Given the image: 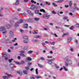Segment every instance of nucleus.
I'll use <instances>...</instances> for the list:
<instances>
[{"mask_svg":"<svg viewBox=\"0 0 79 79\" xmlns=\"http://www.w3.org/2000/svg\"><path fill=\"white\" fill-rule=\"evenodd\" d=\"M0 31H2L3 34H5L7 32V31L5 29L4 27H2L0 28Z\"/></svg>","mask_w":79,"mask_h":79,"instance_id":"nucleus-1","label":"nucleus"},{"mask_svg":"<svg viewBox=\"0 0 79 79\" xmlns=\"http://www.w3.org/2000/svg\"><path fill=\"white\" fill-rule=\"evenodd\" d=\"M23 23V20L20 19L19 22H17L15 23V26L17 27V25H18L19 24H21Z\"/></svg>","mask_w":79,"mask_h":79,"instance_id":"nucleus-2","label":"nucleus"},{"mask_svg":"<svg viewBox=\"0 0 79 79\" xmlns=\"http://www.w3.org/2000/svg\"><path fill=\"white\" fill-rule=\"evenodd\" d=\"M34 8H36V9H37V6H35L33 4H32L31 5V7L30 8V9H31V10H34Z\"/></svg>","mask_w":79,"mask_h":79,"instance_id":"nucleus-3","label":"nucleus"},{"mask_svg":"<svg viewBox=\"0 0 79 79\" xmlns=\"http://www.w3.org/2000/svg\"><path fill=\"white\" fill-rule=\"evenodd\" d=\"M50 16V15L48 14H45L43 15V17L44 18H46V19H48L49 18Z\"/></svg>","mask_w":79,"mask_h":79,"instance_id":"nucleus-4","label":"nucleus"},{"mask_svg":"<svg viewBox=\"0 0 79 79\" xmlns=\"http://www.w3.org/2000/svg\"><path fill=\"white\" fill-rule=\"evenodd\" d=\"M6 75H7V76H3L2 77L3 79H8L9 77H10V76H11V75H9L7 73H6Z\"/></svg>","mask_w":79,"mask_h":79,"instance_id":"nucleus-5","label":"nucleus"},{"mask_svg":"<svg viewBox=\"0 0 79 79\" xmlns=\"http://www.w3.org/2000/svg\"><path fill=\"white\" fill-rule=\"evenodd\" d=\"M66 61L67 63H69V64H72V60H69L68 59H66Z\"/></svg>","mask_w":79,"mask_h":79,"instance_id":"nucleus-6","label":"nucleus"},{"mask_svg":"<svg viewBox=\"0 0 79 79\" xmlns=\"http://www.w3.org/2000/svg\"><path fill=\"white\" fill-rule=\"evenodd\" d=\"M15 64H21V63H24V61H22L21 63L20 62H18L17 61H15L14 62Z\"/></svg>","mask_w":79,"mask_h":79,"instance_id":"nucleus-7","label":"nucleus"},{"mask_svg":"<svg viewBox=\"0 0 79 79\" xmlns=\"http://www.w3.org/2000/svg\"><path fill=\"white\" fill-rule=\"evenodd\" d=\"M35 77L36 78V79H42V78L41 76L38 75H35Z\"/></svg>","mask_w":79,"mask_h":79,"instance_id":"nucleus-8","label":"nucleus"},{"mask_svg":"<svg viewBox=\"0 0 79 79\" xmlns=\"http://www.w3.org/2000/svg\"><path fill=\"white\" fill-rule=\"evenodd\" d=\"M41 37V36L39 35H36L34 37L35 38H36V39H40Z\"/></svg>","mask_w":79,"mask_h":79,"instance_id":"nucleus-9","label":"nucleus"},{"mask_svg":"<svg viewBox=\"0 0 79 79\" xmlns=\"http://www.w3.org/2000/svg\"><path fill=\"white\" fill-rule=\"evenodd\" d=\"M17 73L18 74H19V75H22V71H21L19 70L17 71Z\"/></svg>","mask_w":79,"mask_h":79,"instance_id":"nucleus-10","label":"nucleus"},{"mask_svg":"<svg viewBox=\"0 0 79 79\" xmlns=\"http://www.w3.org/2000/svg\"><path fill=\"white\" fill-rule=\"evenodd\" d=\"M23 43L24 44H27L29 42V40H23Z\"/></svg>","mask_w":79,"mask_h":79,"instance_id":"nucleus-11","label":"nucleus"},{"mask_svg":"<svg viewBox=\"0 0 79 79\" xmlns=\"http://www.w3.org/2000/svg\"><path fill=\"white\" fill-rule=\"evenodd\" d=\"M27 12L28 14H29V15H33V13H32L30 11L28 10H27Z\"/></svg>","mask_w":79,"mask_h":79,"instance_id":"nucleus-12","label":"nucleus"},{"mask_svg":"<svg viewBox=\"0 0 79 79\" xmlns=\"http://www.w3.org/2000/svg\"><path fill=\"white\" fill-rule=\"evenodd\" d=\"M69 5L70 7H71L72 5H73V2L71 1H70L69 2Z\"/></svg>","mask_w":79,"mask_h":79,"instance_id":"nucleus-13","label":"nucleus"},{"mask_svg":"<svg viewBox=\"0 0 79 79\" xmlns=\"http://www.w3.org/2000/svg\"><path fill=\"white\" fill-rule=\"evenodd\" d=\"M19 4V0H16V1L15 3V5H17Z\"/></svg>","mask_w":79,"mask_h":79,"instance_id":"nucleus-14","label":"nucleus"},{"mask_svg":"<svg viewBox=\"0 0 79 79\" xmlns=\"http://www.w3.org/2000/svg\"><path fill=\"white\" fill-rule=\"evenodd\" d=\"M20 56H23V57H26V56L25 54L23 53L20 54Z\"/></svg>","mask_w":79,"mask_h":79,"instance_id":"nucleus-15","label":"nucleus"},{"mask_svg":"<svg viewBox=\"0 0 79 79\" xmlns=\"http://www.w3.org/2000/svg\"><path fill=\"white\" fill-rule=\"evenodd\" d=\"M13 31H10L9 32V34L10 35H13Z\"/></svg>","mask_w":79,"mask_h":79,"instance_id":"nucleus-16","label":"nucleus"},{"mask_svg":"<svg viewBox=\"0 0 79 79\" xmlns=\"http://www.w3.org/2000/svg\"><path fill=\"white\" fill-rule=\"evenodd\" d=\"M23 73H24V74H27V71H26V70H24L23 71Z\"/></svg>","mask_w":79,"mask_h":79,"instance_id":"nucleus-17","label":"nucleus"},{"mask_svg":"<svg viewBox=\"0 0 79 79\" xmlns=\"http://www.w3.org/2000/svg\"><path fill=\"white\" fill-rule=\"evenodd\" d=\"M23 37L24 39H28V37L25 35L23 36Z\"/></svg>","mask_w":79,"mask_h":79,"instance_id":"nucleus-18","label":"nucleus"},{"mask_svg":"<svg viewBox=\"0 0 79 79\" xmlns=\"http://www.w3.org/2000/svg\"><path fill=\"white\" fill-rule=\"evenodd\" d=\"M40 11L41 12H43V13H45V10H44V9H40Z\"/></svg>","mask_w":79,"mask_h":79,"instance_id":"nucleus-19","label":"nucleus"},{"mask_svg":"<svg viewBox=\"0 0 79 79\" xmlns=\"http://www.w3.org/2000/svg\"><path fill=\"white\" fill-rule=\"evenodd\" d=\"M63 68L65 71H68V69L66 68V67L64 66H63Z\"/></svg>","mask_w":79,"mask_h":79,"instance_id":"nucleus-20","label":"nucleus"},{"mask_svg":"<svg viewBox=\"0 0 79 79\" xmlns=\"http://www.w3.org/2000/svg\"><path fill=\"white\" fill-rule=\"evenodd\" d=\"M68 32H67L66 33H64L62 35V37H63L64 35H68Z\"/></svg>","mask_w":79,"mask_h":79,"instance_id":"nucleus-21","label":"nucleus"},{"mask_svg":"<svg viewBox=\"0 0 79 79\" xmlns=\"http://www.w3.org/2000/svg\"><path fill=\"white\" fill-rule=\"evenodd\" d=\"M34 19L35 20V21H39V18H34Z\"/></svg>","mask_w":79,"mask_h":79,"instance_id":"nucleus-22","label":"nucleus"},{"mask_svg":"<svg viewBox=\"0 0 79 79\" xmlns=\"http://www.w3.org/2000/svg\"><path fill=\"white\" fill-rule=\"evenodd\" d=\"M74 26H72L70 27L69 29H71V30H73V29H74Z\"/></svg>","mask_w":79,"mask_h":79,"instance_id":"nucleus-23","label":"nucleus"},{"mask_svg":"<svg viewBox=\"0 0 79 79\" xmlns=\"http://www.w3.org/2000/svg\"><path fill=\"white\" fill-rule=\"evenodd\" d=\"M35 72H36V74H38V69H35Z\"/></svg>","mask_w":79,"mask_h":79,"instance_id":"nucleus-24","label":"nucleus"},{"mask_svg":"<svg viewBox=\"0 0 79 79\" xmlns=\"http://www.w3.org/2000/svg\"><path fill=\"white\" fill-rule=\"evenodd\" d=\"M46 4L48 5H50V3L48 2H46Z\"/></svg>","mask_w":79,"mask_h":79,"instance_id":"nucleus-25","label":"nucleus"},{"mask_svg":"<svg viewBox=\"0 0 79 79\" xmlns=\"http://www.w3.org/2000/svg\"><path fill=\"white\" fill-rule=\"evenodd\" d=\"M16 40H17V38H15L14 40H12V42H16Z\"/></svg>","mask_w":79,"mask_h":79,"instance_id":"nucleus-26","label":"nucleus"},{"mask_svg":"<svg viewBox=\"0 0 79 79\" xmlns=\"http://www.w3.org/2000/svg\"><path fill=\"white\" fill-rule=\"evenodd\" d=\"M25 52V51H19V52L20 53H24Z\"/></svg>","mask_w":79,"mask_h":79,"instance_id":"nucleus-27","label":"nucleus"},{"mask_svg":"<svg viewBox=\"0 0 79 79\" xmlns=\"http://www.w3.org/2000/svg\"><path fill=\"white\" fill-rule=\"evenodd\" d=\"M35 13L36 14H39V10H35Z\"/></svg>","mask_w":79,"mask_h":79,"instance_id":"nucleus-28","label":"nucleus"},{"mask_svg":"<svg viewBox=\"0 0 79 79\" xmlns=\"http://www.w3.org/2000/svg\"><path fill=\"white\" fill-rule=\"evenodd\" d=\"M48 63L50 64H52V62L51 61V60H50L48 61Z\"/></svg>","mask_w":79,"mask_h":79,"instance_id":"nucleus-29","label":"nucleus"},{"mask_svg":"<svg viewBox=\"0 0 79 79\" xmlns=\"http://www.w3.org/2000/svg\"><path fill=\"white\" fill-rule=\"evenodd\" d=\"M31 59H32L30 57H28L27 59V60H28L29 61H31Z\"/></svg>","mask_w":79,"mask_h":79,"instance_id":"nucleus-30","label":"nucleus"},{"mask_svg":"<svg viewBox=\"0 0 79 79\" xmlns=\"http://www.w3.org/2000/svg\"><path fill=\"white\" fill-rule=\"evenodd\" d=\"M39 66V67H40V68H44V66H43V65L40 64H38Z\"/></svg>","mask_w":79,"mask_h":79,"instance_id":"nucleus-31","label":"nucleus"},{"mask_svg":"<svg viewBox=\"0 0 79 79\" xmlns=\"http://www.w3.org/2000/svg\"><path fill=\"white\" fill-rule=\"evenodd\" d=\"M24 27H25V28H27V26H28V25L27 24H25L24 25Z\"/></svg>","mask_w":79,"mask_h":79,"instance_id":"nucleus-32","label":"nucleus"},{"mask_svg":"<svg viewBox=\"0 0 79 79\" xmlns=\"http://www.w3.org/2000/svg\"><path fill=\"white\" fill-rule=\"evenodd\" d=\"M71 40H71V38H68L67 39L68 41H71Z\"/></svg>","mask_w":79,"mask_h":79,"instance_id":"nucleus-33","label":"nucleus"},{"mask_svg":"<svg viewBox=\"0 0 79 79\" xmlns=\"http://www.w3.org/2000/svg\"><path fill=\"white\" fill-rule=\"evenodd\" d=\"M6 27H8V28H10V25L9 24H7L6 25Z\"/></svg>","mask_w":79,"mask_h":79,"instance_id":"nucleus-34","label":"nucleus"},{"mask_svg":"<svg viewBox=\"0 0 79 79\" xmlns=\"http://www.w3.org/2000/svg\"><path fill=\"white\" fill-rule=\"evenodd\" d=\"M65 65L66 66H69V64L68 63H66V62H65Z\"/></svg>","mask_w":79,"mask_h":79,"instance_id":"nucleus-35","label":"nucleus"},{"mask_svg":"<svg viewBox=\"0 0 79 79\" xmlns=\"http://www.w3.org/2000/svg\"><path fill=\"white\" fill-rule=\"evenodd\" d=\"M33 34H37V32L35 31H33Z\"/></svg>","mask_w":79,"mask_h":79,"instance_id":"nucleus-36","label":"nucleus"},{"mask_svg":"<svg viewBox=\"0 0 79 79\" xmlns=\"http://www.w3.org/2000/svg\"><path fill=\"white\" fill-rule=\"evenodd\" d=\"M29 48L28 46H25L24 47V50H26Z\"/></svg>","mask_w":79,"mask_h":79,"instance_id":"nucleus-37","label":"nucleus"},{"mask_svg":"<svg viewBox=\"0 0 79 79\" xmlns=\"http://www.w3.org/2000/svg\"><path fill=\"white\" fill-rule=\"evenodd\" d=\"M31 3H35V4L36 3V2L34 1V0H31Z\"/></svg>","mask_w":79,"mask_h":79,"instance_id":"nucleus-38","label":"nucleus"},{"mask_svg":"<svg viewBox=\"0 0 79 79\" xmlns=\"http://www.w3.org/2000/svg\"><path fill=\"white\" fill-rule=\"evenodd\" d=\"M52 4L53 5V6H57V5H56V4H55V3H52Z\"/></svg>","mask_w":79,"mask_h":79,"instance_id":"nucleus-39","label":"nucleus"},{"mask_svg":"<svg viewBox=\"0 0 79 79\" xmlns=\"http://www.w3.org/2000/svg\"><path fill=\"white\" fill-rule=\"evenodd\" d=\"M63 0H60L59 1H57V2H58V3H61V2H63Z\"/></svg>","mask_w":79,"mask_h":79,"instance_id":"nucleus-40","label":"nucleus"},{"mask_svg":"<svg viewBox=\"0 0 79 79\" xmlns=\"http://www.w3.org/2000/svg\"><path fill=\"white\" fill-rule=\"evenodd\" d=\"M10 67H11L12 66V68H13L14 66V64H10Z\"/></svg>","mask_w":79,"mask_h":79,"instance_id":"nucleus-41","label":"nucleus"},{"mask_svg":"<svg viewBox=\"0 0 79 79\" xmlns=\"http://www.w3.org/2000/svg\"><path fill=\"white\" fill-rule=\"evenodd\" d=\"M32 52H33V51H29L28 52V53H32Z\"/></svg>","mask_w":79,"mask_h":79,"instance_id":"nucleus-42","label":"nucleus"},{"mask_svg":"<svg viewBox=\"0 0 79 79\" xmlns=\"http://www.w3.org/2000/svg\"><path fill=\"white\" fill-rule=\"evenodd\" d=\"M74 9L77 10H78L79 11V8L77 7H75Z\"/></svg>","mask_w":79,"mask_h":79,"instance_id":"nucleus-43","label":"nucleus"},{"mask_svg":"<svg viewBox=\"0 0 79 79\" xmlns=\"http://www.w3.org/2000/svg\"><path fill=\"white\" fill-rule=\"evenodd\" d=\"M32 20V19H29L27 20V21L28 22H30Z\"/></svg>","mask_w":79,"mask_h":79,"instance_id":"nucleus-44","label":"nucleus"},{"mask_svg":"<svg viewBox=\"0 0 79 79\" xmlns=\"http://www.w3.org/2000/svg\"><path fill=\"white\" fill-rule=\"evenodd\" d=\"M40 59H41V60H45V59H44V58L43 57H41L40 58Z\"/></svg>","mask_w":79,"mask_h":79,"instance_id":"nucleus-45","label":"nucleus"},{"mask_svg":"<svg viewBox=\"0 0 79 79\" xmlns=\"http://www.w3.org/2000/svg\"><path fill=\"white\" fill-rule=\"evenodd\" d=\"M32 42H37V40H32Z\"/></svg>","mask_w":79,"mask_h":79,"instance_id":"nucleus-46","label":"nucleus"},{"mask_svg":"<svg viewBox=\"0 0 79 79\" xmlns=\"http://www.w3.org/2000/svg\"><path fill=\"white\" fill-rule=\"evenodd\" d=\"M50 60L52 62L53 61H55V59L54 58L52 59L51 60Z\"/></svg>","mask_w":79,"mask_h":79,"instance_id":"nucleus-47","label":"nucleus"},{"mask_svg":"<svg viewBox=\"0 0 79 79\" xmlns=\"http://www.w3.org/2000/svg\"><path fill=\"white\" fill-rule=\"evenodd\" d=\"M30 79H35V78L33 77H30Z\"/></svg>","mask_w":79,"mask_h":79,"instance_id":"nucleus-48","label":"nucleus"},{"mask_svg":"<svg viewBox=\"0 0 79 79\" xmlns=\"http://www.w3.org/2000/svg\"><path fill=\"white\" fill-rule=\"evenodd\" d=\"M52 13L53 14H56V12H55V11L54 10H53L52 11Z\"/></svg>","mask_w":79,"mask_h":79,"instance_id":"nucleus-49","label":"nucleus"},{"mask_svg":"<svg viewBox=\"0 0 79 79\" xmlns=\"http://www.w3.org/2000/svg\"><path fill=\"white\" fill-rule=\"evenodd\" d=\"M25 68L26 70H29V68L28 67H25Z\"/></svg>","mask_w":79,"mask_h":79,"instance_id":"nucleus-50","label":"nucleus"},{"mask_svg":"<svg viewBox=\"0 0 79 79\" xmlns=\"http://www.w3.org/2000/svg\"><path fill=\"white\" fill-rule=\"evenodd\" d=\"M56 68L57 69H59V68H60V67L59 66H58L56 65Z\"/></svg>","mask_w":79,"mask_h":79,"instance_id":"nucleus-51","label":"nucleus"},{"mask_svg":"<svg viewBox=\"0 0 79 79\" xmlns=\"http://www.w3.org/2000/svg\"><path fill=\"white\" fill-rule=\"evenodd\" d=\"M13 45H14V46H17V45H18V43H16L15 44H13Z\"/></svg>","mask_w":79,"mask_h":79,"instance_id":"nucleus-52","label":"nucleus"},{"mask_svg":"<svg viewBox=\"0 0 79 79\" xmlns=\"http://www.w3.org/2000/svg\"><path fill=\"white\" fill-rule=\"evenodd\" d=\"M51 45H54L55 44V43L54 42H51L50 43Z\"/></svg>","mask_w":79,"mask_h":79,"instance_id":"nucleus-53","label":"nucleus"},{"mask_svg":"<svg viewBox=\"0 0 79 79\" xmlns=\"http://www.w3.org/2000/svg\"><path fill=\"white\" fill-rule=\"evenodd\" d=\"M48 58H52L53 57L52 56H48L47 57Z\"/></svg>","mask_w":79,"mask_h":79,"instance_id":"nucleus-54","label":"nucleus"},{"mask_svg":"<svg viewBox=\"0 0 79 79\" xmlns=\"http://www.w3.org/2000/svg\"><path fill=\"white\" fill-rule=\"evenodd\" d=\"M68 17H64V19H67Z\"/></svg>","mask_w":79,"mask_h":79,"instance_id":"nucleus-55","label":"nucleus"},{"mask_svg":"<svg viewBox=\"0 0 79 79\" xmlns=\"http://www.w3.org/2000/svg\"><path fill=\"white\" fill-rule=\"evenodd\" d=\"M10 49H11V50H13L14 48V47L13 46L11 47H10Z\"/></svg>","mask_w":79,"mask_h":79,"instance_id":"nucleus-56","label":"nucleus"},{"mask_svg":"<svg viewBox=\"0 0 79 79\" xmlns=\"http://www.w3.org/2000/svg\"><path fill=\"white\" fill-rule=\"evenodd\" d=\"M22 15H23V16H24V15H26V13H22Z\"/></svg>","mask_w":79,"mask_h":79,"instance_id":"nucleus-57","label":"nucleus"},{"mask_svg":"<svg viewBox=\"0 0 79 79\" xmlns=\"http://www.w3.org/2000/svg\"><path fill=\"white\" fill-rule=\"evenodd\" d=\"M24 2H28V0H24L23 1Z\"/></svg>","mask_w":79,"mask_h":79,"instance_id":"nucleus-58","label":"nucleus"},{"mask_svg":"<svg viewBox=\"0 0 79 79\" xmlns=\"http://www.w3.org/2000/svg\"><path fill=\"white\" fill-rule=\"evenodd\" d=\"M76 26L77 27H79V24H76Z\"/></svg>","mask_w":79,"mask_h":79,"instance_id":"nucleus-59","label":"nucleus"},{"mask_svg":"<svg viewBox=\"0 0 79 79\" xmlns=\"http://www.w3.org/2000/svg\"><path fill=\"white\" fill-rule=\"evenodd\" d=\"M5 60H8V58H7V57H5Z\"/></svg>","mask_w":79,"mask_h":79,"instance_id":"nucleus-60","label":"nucleus"},{"mask_svg":"<svg viewBox=\"0 0 79 79\" xmlns=\"http://www.w3.org/2000/svg\"><path fill=\"white\" fill-rule=\"evenodd\" d=\"M69 15H71V16H73V13H72L71 12H70L69 13Z\"/></svg>","mask_w":79,"mask_h":79,"instance_id":"nucleus-61","label":"nucleus"},{"mask_svg":"<svg viewBox=\"0 0 79 79\" xmlns=\"http://www.w3.org/2000/svg\"><path fill=\"white\" fill-rule=\"evenodd\" d=\"M64 26H65V27H69V26L68 25H64Z\"/></svg>","mask_w":79,"mask_h":79,"instance_id":"nucleus-62","label":"nucleus"},{"mask_svg":"<svg viewBox=\"0 0 79 79\" xmlns=\"http://www.w3.org/2000/svg\"><path fill=\"white\" fill-rule=\"evenodd\" d=\"M55 64H52V66H55Z\"/></svg>","mask_w":79,"mask_h":79,"instance_id":"nucleus-63","label":"nucleus"},{"mask_svg":"<svg viewBox=\"0 0 79 79\" xmlns=\"http://www.w3.org/2000/svg\"><path fill=\"white\" fill-rule=\"evenodd\" d=\"M60 14H63V11H60Z\"/></svg>","mask_w":79,"mask_h":79,"instance_id":"nucleus-64","label":"nucleus"}]
</instances>
